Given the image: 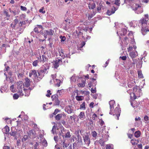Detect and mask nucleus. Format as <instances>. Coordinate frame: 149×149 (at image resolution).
Instances as JSON below:
<instances>
[{"instance_id":"12","label":"nucleus","mask_w":149,"mask_h":149,"mask_svg":"<svg viewBox=\"0 0 149 149\" xmlns=\"http://www.w3.org/2000/svg\"><path fill=\"white\" fill-rule=\"evenodd\" d=\"M29 76L33 78H36L38 77L36 70H32L30 71Z\"/></svg>"},{"instance_id":"34","label":"nucleus","mask_w":149,"mask_h":149,"mask_svg":"<svg viewBox=\"0 0 149 149\" xmlns=\"http://www.w3.org/2000/svg\"><path fill=\"white\" fill-rule=\"evenodd\" d=\"M88 8L90 9H93L96 7V5L95 3H90L88 4Z\"/></svg>"},{"instance_id":"60","label":"nucleus","mask_w":149,"mask_h":149,"mask_svg":"<svg viewBox=\"0 0 149 149\" xmlns=\"http://www.w3.org/2000/svg\"><path fill=\"white\" fill-rule=\"evenodd\" d=\"M13 97L14 99H17L19 97L17 93L14 94L13 95Z\"/></svg>"},{"instance_id":"15","label":"nucleus","mask_w":149,"mask_h":149,"mask_svg":"<svg viewBox=\"0 0 149 149\" xmlns=\"http://www.w3.org/2000/svg\"><path fill=\"white\" fill-rule=\"evenodd\" d=\"M18 24H19V21L17 19H15L13 21V22L10 24V26L12 28H15L18 27V25H17Z\"/></svg>"},{"instance_id":"63","label":"nucleus","mask_w":149,"mask_h":149,"mask_svg":"<svg viewBox=\"0 0 149 149\" xmlns=\"http://www.w3.org/2000/svg\"><path fill=\"white\" fill-rule=\"evenodd\" d=\"M20 7L21 9L22 10L26 11L27 10V9L25 7L23 6H21Z\"/></svg>"},{"instance_id":"11","label":"nucleus","mask_w":149,"mask_h":149,"mask_svg":"<svg viewBox=\"0 0 149 149\" xmlns=\"http://www.w3.org/2000/svg\"><path fill=\"white\" fill-rule=\"evenodd\" d=\"M37 58L39 62L42 63H44L48 60L47 58L44 55H42V57L40 55L39 56L37 57Z\"/></svg>"},{"instance_id":"33","label":"nucleus","mask_w":149,"mask_h":149,"mask_svg":"<svg viewBox=\"0 0 149 149\" xmlns=\"http://www.w3.org/2000/svg\"><path fill=\"white\" fill-rule=\"evenodd\" d=\"M81 28L80 27H79L78 29V30H76V33L77 35L79 36L80 35H82L83 34L82 32H81L82 30H80Z\"/></svg>"},{"instance_id":"35","label":"nucleus","mask_w":149,"mask_h":149,"mask_svg":"<svg viewBox=\"0 0 149 149\" xmlns=\"http://www.w3.org/2000/svg\"><path fill=\"white\" fill-rule=\"evenodd\" d=\"M9 10L10 13H13L14 16H15L17 15H18L19 14V12L18 11H13L11 10L10 8H9Z\"/></svg>"},{"instance_id":"37","label":"nucleus","mask_w":149,"mask_h":149,"mask_svg":"<svg viewBox=\"0 0 149 149\" xmlns=\"http://www.w3.org/2000/svg\"><path fill=\"white\" fill-rule=\"evenodd\" d=\"M75 98L78 101H82L84 99V97L82 96H77Z\"/></svg>"},{"instance_id":"4","label":"nucleus","mask_w":149,"mask_h":149,"mask_svg":"<svg viewBox=\"0 0 149 149\" xmlns=\"http://www.w3.org/2000/svg\"><path fill=\"white\" fill-rule=\"evenodd\" d=\"M72 24V21L71 20L67 19L65 20L61 24V27L65 30L69 31V28L70 26Z\"/></svg>"},{"instance_id":"28","label":"nucleus","mask_w":149,"mask_h":149,"mask_svg":"<svg viewBox=\"0 0 149 149\" xmlns=\"http://www.w3.org/2000/svg\"><path fill=\"white\" fill-rule=\"evenodd\" d=\"M78 118L81 120H84L85 118V116L84 112H81L78 116Z\"/></svg>"},{"instance_id":"8","label":"nucleus","mask_w":149,"mask_h":149,"mask_svg":"<svg viewBox=\"0 0 149 149\" xmlns=\"http://www.w3.org/2000/svg\"><path fill=\"white\" fill-rule=\"evenodd\" d=\"M3 13L0 16L1 20L2 21H5L6 20H9L10 17V15L6 10H4L3 11Z\"/></svg>"},{"instance_id":"14","label":"nucleus","mask_w":149,"mask_h":149,"mask_svg":"<svg viewBox=\"0 0 149 149\" xmlns=\"http://www.w3.org/2000/svg\"><path fill=\"white\" fill-rule=\"evenodd\" d=\"M50 83L51 84H53L54 83V85L59 87L60 86L61 84L62 83V82L61 81L60 79H56L54 80L53 81L50 80Z\"/></svg>"},{"instance_id":"24","label":"nucleus","mask_w":149,"mask_h":149,"mask_svg":"<svg viewBox=\"0 0 149 149\" xmlns=\"http://www.w3.org/2000/svg\"><path fill=\"white\" fill-rule=\"evenodd\" d=\"M149 0H143V2L147 3ZM135 1H138V0H135ZM139 2H140L141 1H142V0H138ZM124 1L125 3H130V5H132V3H133L134 0H124Z\"/></svg>"},{"instance_id":"6","label":"nucleus","mask_w":149,"mask_h":149,"mask_svg":"<svg viewBox=\"0 0 149 149\" xmlns=\"http://www.w3.org/2000/svg\"><path fill=\"white\" fill-rule=\"evenodd\" d=\"M132 8V9L135 11V13L138 14L141 13L143 11L140 4L137 3H134L133 4Z\"/></svg>"},{"instance_id":"42","label":"nucleus","mask_w":149,"mask_h":149,"mask_svg":"<svg viewBox=\"0 0 149 149\" xmlns=\"http://www.w3.org/2000/svg\"><path fill=\"white\" fill-rule=\"evenodd\" d=\"M139 142V141L138 140H136L133 139H132L131 141V142L133 145L136 144Z\"/></svg>"},{"instance_id":"56","label":"nucleus","mask_w":149,"mask_h":149,"mask_svg":"<svg viewBox=\"0 0 149 149\" xmlns=\"http://www.w3.org/2000/svg\"><path fill=\"white\" fill-rule=\"evenodd\" d=\"M39 144V142H36L35 143V144L34 145V146L35 149H38V146Z\"/></svg>"},{"instance_id":"58","label":"nucleus","mask_w":149,"mask_h":149,"mask_svg":"<svg viewBox=\"0 0 149 149\" xmlns=\"http://www.w3.org/2000/svg\"><path fill=\"white\" fill-rule=\"evenodd\" d=\"M28 138V136L27 135H25L24 136L23 139L22 141H25Z\"/></svg>"},{"instance_id":"21","label":"nucleus","mask_w":149,"mask_h":149,"mask_svg":"<svg viewBox=\"0 0 149 149\" xmlns=\"http://www.w3.org/2000/svg\"><path fill=\"white\" fill-rule=\"evenodd\" d=\"M17 133V130L14 127H11V131L10 132V134L14 136H16Z\"/></svg>"},{"instance_id":"9","label":"nucleus","mask_w":149,"mask_h":149,"mask_svg":"<svg viewBox=\"0 0 149 149\" xmlns=\"http://www.w3.org/2000/svg\"><path fill=\"white\" fill-rule=\"evenodd\" d=\"M63 60L62 58L56 59L53 62V67L55 68H57L59 65L62 64Z\"/></svg>"},{"instance_id":"31","label":"nucleus","mask_w":149,"mask_h":149,"mask_svg":"<svg viewBox=\"0 0 149 149\" xmlns=\"http://www.w3.org/2000/svg\"><path fill=\"white\" fill-rule=\"evenodd\" d=\"M25 85L26 87H28L29 86L30 83L31 82L30 80L28 78H26L25 79Z\"/></svg>"},{"instance_id":"32","label":"nucleus","mask_w":149,"mask_h":149,"mask_svg":"<svg viewBox=\"0 0 149 149\" xmlns=\"http://www.w3.org/2000/svg\"><path fill=\"white\" fill-rule=\"evenodd\" d=\"M9 127L7 126H6L3 129V132L6 134H8L9 133Z\"/></svg>"},{"instance_id":"51","label":"nucleus","mask_w":149,"mask_h":149,"mask_svg":"<svg viewBox=\"0 0 149 149\" xmlns=\"http://www.w3.org/2000/svg\"><path fill=\"white\" fill-rule=\"evenodd\" d=\"M63 92L64 91L62 89L60 90H58L57 92V95H61V94L63 93Z\"/></svg>"},{"instance_id":"39","label":"nucleus","mask_w":149,"mask_h":149,"mask_svg":"<svg viewBox=\"0 0 149 149\" xmlns=\"http://www.w3.org/2000/svg\"><path fill=\"white\" fill-rule=\"evenodd\" d=\"M80 109H82L83 110H85L86 109V106H85V102H84L82 103L81 104L80 106Z\"/></svg>"},{"instance_id":"40","label":"nucleus","mask_w":149,"mask_h":149,"mask_svg":"<svg viewBox=\"0 0 149 149\" xmlns=\"http://www.w3.org/2000/svg\"><path fill=\"white\" fill-rule=\"evenodd\" d=\"M141 135V132L139 131H136L134 133V136L136 138L140 137Z\"/></svg>"},{"instance_id":"64","label":"nucleus","mask_w":149,"mask_h":149,"mask_svg":"<svg viewBox=\"0 0 149 149\" xmlns=\"http://www.w3.org/2000/svg\"><path fill=\"white\" fill-rule=\"evenodd\" d=\"M144 120L146 121H147L149 120V118L147 116H145L144 118Z\"/></svg>"},{"instance_id":"49","label":"nucleus","mask_w":149,"mask_h":149,"mask_svg":"<svg viewBox=\"0 0 149 149\" xmlns=\"http://www.w3.org/2000/svg\"><path fill=\"white\" fill-rule=\"evenodd\" d=\"M60 38L61 39V42H63L66 40V38L65 36H60Z\"/></svg>"},{"instance_id":"29","label":"nucleus","mask_w":149,"mask_h":149,"mask_svg":"<svg viewBox=\"0 0 149 149\" xmlns=\"http://www.w3.org/2000/svg\"><path fill=\"white\" fill-rule=\"evenodd\" d=\"M32 90V89L29 88L28 89H26L24 88L22 90H24L25 93V96H28L30 94V91Z\"/></svg>"},{"instance_id":"19","label":"nucleus","mask_w":149,"mask_h":149,"mask_svg":"<svg viewBox=\"0 0 149 149\" xmlns=\"http://www.w3.org/2000/svg\"><path fill=\"white\" fill-rule=\"evenodd\" d=\"M42 29V26L41 25H37L34 29L33 31L36 33L40 32Z\"/></svg>"},{"instance_id":"62","label":"nucleus","mask_w":149,"mask_h":149,"mask_svg":"<svg viewBox=\"0 0 149 149\" xmlns=\"http://www.w3.org/2000/svg\"><path fill=\"white\" fill-rule=\"evenodd\" d=\"M56 74H52L51 75V77L52 78V81L54 80L55 79H56Z\"/></svg>"},{"instance_id":"5","label":"nucleus","mask_w":149,"mask_h":149,"mask_svg":"<svg viewBox=\"0 0 149 149\" xmlns=\"http://www.w3.org/2000/svg\"><path fill=\"white\" fill-rule=\"evenodd\" d=\"M49 69L48 67L46 68L45 66H42L41 67L40 70L38 72V78L40 79H42L44 76L45 74L48 73V71L47 70Z\"/></svg>"},{"instance_id":"38","label":"nucleus","mask_w":149,"mask_h":149,"mask_svg":"<svg viewBox=\"0 0 149 149\" xmlns=\"http://www.w3.org/2000/svg\"><path fill=\"white\" fill-rule=\"evenodd\" d=\"M135 82L134 81H130L128 83V87L131 88L135 85Z\"/></svg>"},{"instance_id":"53","label":"nucleus","mask_w":149,"mask_h":149,"mask_svg":"<svg viewBox=\"0 0 149 149\" xmlns=\"http://www.w3.org/2000/svg\"><path fill=\"white\" fill-rule=\"evenodd\" d=\"M71 135H70V132L69 131L67 133L65 134V138H69L70 137Z\"/></svg>"},{"instance_id":"61","label":"nucleus","mask_w":149,"mask_h":149,"mask_svg":"<svg viewBox=\"0 0 149 149\" xmlns=\"http://www.w3.org/2000/svg\"><path fill=\"white\" fill-rule=\"evenodd\" d=\"M138 73L139 77L140 78H142L143 77V75L141 72L140 71H139L138 72Z\"/></svg>"},{"instance_id":"36","label":"nucleus","mask_w":149,"mask_h":149,"mask_svg":"<svg viewBox=\"0 0 149 149\" xmlns=\"http://www.w3.org/2000/svg\"><path fill=\"white\" fill-rule=\"evenodd\" d=\"M59 53L60 56L62 58V60H63V59L65 57V56L64 54L63 50H61V51L59 52Z\"/></svg>"},{"instance_id":"23","label":"nucleus","mask_w":149,"mask_h":149,"mask_svg":"<svg viewBox=\"0 0 149 149\" xmlns=\"http://www.w3.org/2000/svg\"><path fill=\"white\" fill-rule=\"evenodd\" d=\"M127 30L125 28H123L120 31H117V33L118 35L120 36H125L127 33Z\"/></svg>"},{"instance_id":"26","label":"nucleus","mask_w":149,"mask_h":149,"mask_svg":"<svg viewBox=\"0 0 149 149\" xmlns=\"http://www.w3.org/2000/svg\"><path fill=\"white\" fill-rule=\"evenodd\" d=\"M28 134L32 138H35L36 136L35 132L33 130H30L28 133Z\"/></svg>"},{"instance_id":"54","label":"nucleus","mask_w":149,"mask_h":149,"mask_svg":"<svg viewBox=\"0 0 149 149\" xmlns=\"http://www.w3.org/2000/svg\"><path fill=\"white\" fill-rule=\"evenodd\" d=\"M54 103H55L54 104H55V105H59V104L60 101L58 99V98L54 100Z\"/></svg>"},{"instance_id":"48","label":"nucleus","mask_w":149,"mask_h":149,"mask_svg":"<svg viewBox=\"0 0 149 149\" xmlns=\"http://www.w3.org/2000/svg\"><path fill=\"white\" fill-rule=\"evenodd\" d=\"M39 61L38 60H36L35 61H34L32 63V64L34 66L36 67L37 66L38 63Z\"/></svg>"},{"instance_id":"22","label":"nucleus","mask_w":149,"mask_h":149,"mask_svg":"<svg viewBox=\"0 0 149 149\" xmlns=\"http://www.w3.org/2000/svg\"><path fill=\"white\" fill-rule=\"evenodd\" d=\"M86 83V79L85 78H82L81 79V82L78 84L79 87H84L85 86V84Z\"/></svg>"},{"instance_id":"57","label":"nucleus","mask_w":149,"mask_h":149,"mask_svg":"<svg viewBox=\"0 0 149 149\" xmlns=\"http://www.w3.org/2000/svg\"><path fill=\"white\" fill-rule=\"evenodd\" d=\"M97 116L96 114H93L92 116V118L93 120H96L97 119Z\"/></svg>"},{"instance_id":"52","label":"nucleus","mask_w":149,"mask_h":149,"mask_svg":"<svg viewBox=\"0 0 149 149\" xmlns=\"http://www.w3.org/2000/svg\"><path fill=\"white\" fill-rule=\"evenodd\" d=\"M58 95L57 94L56 95H54L52 96V98L53 101L58 98Z\"/></svg>"},{"instance_id":"7","label":"nucleus","mask_w":149,"mask_h":149,"mask_svg":"<svg viewBox=\"0 0 149 149\" xmlns=\"http://www.w3.org/2000/svg\"><path fill=\"white\" fill-rule=\"evenodd\" d=\"M118 107L116 108L114 111L113 110L112 111L113 113H112V114H113V116L115 119L117 120H118L120 116L121 112V110L119 107V106L118 104Z\"/></svg>"},{"instance_id":"44","label":"nucleus","mask_w":149,"mask_h":149,"mask_svg":"<svg viewBox=\"0 0 149 149\" xmlns=\"http://www.w3.org/2000/svg\"><path fill=\"white\" fill-rule=\"evenodd\" d=\"M85 42H82L80 45L78 47V50H81V48L85 45Z\"/></svg>"},{"instance_id":"45","label":"nucleus","mask_w":149,"mask_h":149,"mask_svg":"<svg viewBox=\"0 0 149 149\" xmlns=\"http://www.w3.org/2000/svg\"><path fill=\"white\" fill-rule=\"evenodd\" d=\"M96 13V12H91L90 14H89L88 15V18H91L92 17H93L95 14Z\"/></svg>"},{"instance_id":"27","label":"nucleus","mask_w":149,"mask_h":149,"mask_svg":"<svg viewBox=\"0 0 149 149\" xmlns=\"http://www.w3.org/2000/svg\"><path fill=\"white\" fill-rule=\"evenodd\" d=\"M63 116H65V115L64 113L58 114L55 116V118L56 120H59L61 119Z\"/></svg>"},{"instance_id":"2","label":"nucleus","mask_w":149,"mask_h":149,"mask_svg":"<svg viewBox=\"0 0 149 149\" xmlns=\"http://www.w3.org/2000/svg\"><path fill=\"white\" fill-rule=\"evenodd\" d=\"M17 88L16 89L14 87L13 85H12L10 87V90L13 93L17 92L20 96H22L24 95L23 93L22 89L24 88V85L22 81L17 82Z\"/></svg>"},{"instance_id":"59","label":"nucleus","mask_w":149,"mask_h":149,"mask_svg":"<svg viewBox=\"0 0 149 149\" xmlns=\"http://www.w3.org/2000/svg\"><path fill=\"white\" fill-rule=\"evenodd\" d=\"M47 93L46 94V96L49 97H50V95L52 94V93H51V91L49 90H48L47 91Z\"/></svg>"},{"instance_id":"55","label":"nucleus","mask_w":149,"mask_h":149,"mask_svg":"<svg viewBox=\"0 0 149 149\" xmlns=\"http://www.w3.org/2000/svg\"><path fill=\"white\" fill-rule=\"evenodd\" d=\"M92 136L94 137H96L97 135V133L95 131H93L92 133Z\"/></svg>"},{"instance_id":"46","label":"nucleus","mask_w":149,"mask_h":149,"mask_svg":"<svg viewBox=\"0 0 149 149\" xmlns=\"http://www.w3.org/2000/svg\"><path fill=\"white\" fill-rule=\"evenodd\" d=\"M24 24V22L23 21H20L19 24H18L17 25H18V27L17 28H15L16 29H19Z\"/></svg>"},{"instance_id":"1","label":"nucleus","mask_w":149,"mask_h":149,"mask_svg":"<svg viewBox=\"0 0 149 149\" xmlns=\"http://www.w3.org/2000/svg\"><path fill=\"white\" fill-rule=\"evenodd\" d=\"M144 16L145 18H143L139 22L142 26L141 32L143 35L146 34L147 32L149 31V24H147V21L148 20V15L147 14H145Z\"/></svg>"},{"instance_id":"18","label":"nucleus","mask_w":149,"mask_h":149,"mask_svg":"<svg viewBox=\"0 0 149 149\" xmlns=\"http://www.w3.org/2000/svg\"><path fill=\"white\" fill-rule=\"evenodd\" d=\"M54 31L52 29H49L48 30H46L44 31V36L45 38H47V36H52L53 35Z\"/></svg>"},{"instance_id":"17","label":"nucleus","mask_w":149,"mask_h":149,"mask_svg":"<svg viewBox=\"0 0 149 149\" xmlns=\"http://www.w3.org/2000/svg\"><path fill=\"white\" fill-rule=\"evenodd\" d=\"M118 9V7H113V8L111 9V10H108L107 14L109 16L111 15L114 13L115 11Z\"/></svg>"},{"instance_id":"25","label":"nucleus","mask_w":149,"mask_h":149,"mask_svg":"<svg viewBox=\"0 0 149 149\" xmlns=\"http://www.w3.org/2000/svg\"><path fill=\"white\" fill-rule=\"evenodd\" d=\"M130 57L132 58L136 57L138 55L137 52L136 51L131 52L130 53Z\"/></svg>"},{"instance_id":"50","label":"nucleus","mask_w":149,"mask_h":149,"mask_svg":"<svg viewBox=\"0 0 149 149\" xmlns=\"http://www.w3.org/2000/svg\"><path fill=\"white\" fill-rule=\"evenodd\" d=\"M56 127L55 126V125H54L53 127V128H52V130L51 131V132L53 134H55V133H56Z\"/></svg>"},{"instance_id":"47","label":"nucleus","mask_w":149,"mask_h":149,"mask_svg":"<svg viewBox=\"0 0 149 149\" xmlns=\"http://www.w3.org/2000/svg\"><path fill=\"white\" fill-rule=\"evenodd\" d=\"M61 132L58 134V135H59L62 136L64 138V134H65V133H64V132H65V130L63 129V130L61 129Z\"/></svg>"},{"instance_id":"30","label":"nucleus","mask_w":149,"mask_h":149,"mask_svg":"<svg viewBox=\"0 0 149 149\" xmlns=\"http://www.w3.org/2000/svg\"><path fill=\"white\" fill-rule=\"evenodd\" d=\"M120 0H113L112 2V4H115L117 6V7H118V8L120 6Z\"/></svg>"},{"instance_id":"43","label":"nucleus","mask_w":149,"mask_h":149,"mask_svg":"<svg viewBox=\"0 0 149 149\" xmlns=\"http://www.w3.org/2000/svg\"><path fill=\"white\" fill-rule=\"evenodd\" d=\"M42 143L43 146L46 147L47 145V143L46 140L45 139H43L42 141H41Z\"/></svg>"},{"instance_id":"41","label":"nucleus","mask_w":149,"mask_h":149,"mask_svg":"<svg viewBox=\"0 0 149 149\" xmlns=\"http://www.w3.org/2000/svg\"><path fill=\"white\" fill-rule=\"evenodd\" d=\"M70 80L71 83L72 84L76 81V78L75 76L74 75H73L72 77H71Z\"/></svg>"},{"instance_id":"20","label":"nucleus","mask_w":149,"mask_h":149,"mask_svg":"<svg viewBox=\"0 0 149 149\" xmlns=\"http://www.w3.org/2000/svg\"><path fill=\"white\" fill-rule=\"evenodd\" d=\"M97 83V82L95 79L93 78L88 83V86L89 87H91L92 86H95Z\"/></svg>"},{"instance_id":"13","label":"nucleus","mask_w":149,"mask_h":149,"mask_svg":"<svg viewBox=\"0 0 149 149\" xmlns=\"http://www.w3.org/2000/svg\"><path fill=\"white\" fill-rule=\"evenodd\" d=\"M109 104L110 105V109L109 114L112 115L113 113L112 111L114 109V107L115 106V102L113 100H111L109 102Z\"/></svg>"},{"instance_id":"16","label":"nucleus","mask_w":149,"mask_h":149,"mask_svg":"<svg viewBox=\"0 0 149 149\" xmlns=\"http://www.w3.org/2000/svg\"><path fill=\"white\" fill-rule=\"evenodd\" d=\"M85 143L88 146L90 143V139L88 135H85L83 136Z\"/></svg>"},{"instance_id":"3","label":"nucleus","mask_w":149,"mask_h":149,"mask_svg":"<svg viewBox=\"0 0 149 149\" xmlns=\"http://www.w3.org/2000/svg\"><path fill=\"white\" fill-rule=\"evenodd\" d=\"M130 90L127 91V93L130 95V97L131 100H135L137 97H139L142 93L141 92V90L137 88V86H135L133 89V93L130 92Z\"/></svg>"},{"instance_id":"10","label":"nucleus","mask_w":149,"mask_h":149,"mask_svg":"<svg viewBox=\"0 0 149 149\" xmlns=\"http://www.w3.org/2000/svg\"><path fill=\"white\" fill-rule=\"evenodd\" d=\"M73 104H71L70 105L67 106L65 109V111L67 112L68 114H70L73 112Z\"/></svg>"}]
</instances>
